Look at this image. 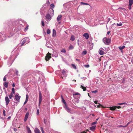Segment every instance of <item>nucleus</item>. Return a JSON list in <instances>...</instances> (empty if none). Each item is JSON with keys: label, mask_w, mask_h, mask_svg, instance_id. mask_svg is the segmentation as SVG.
Returning a JSON list of instances; mask_svg holds the SVG:
<instances>
[{"label": "nucleus", "mask_w": 133, "mask_h": 133, "mask_svg": "<svg viewBox=\"0 0 133 133\" xmlns=\"http://www.w3.org/2000/svg\"><path fill=\"white\" fill-rule=\"evenodd\" d=\"M104 43L106 45H108L110 43L111 40L109 38H104L103 39Z\"/></svg>", "instance_id": "f257e3e1"}, {"label": "nucleus", "mask_w": 133, "mask_h": 133, "mask_svg": "<svg viewBox=\"0 0 133 133\" xmlns=\"http://www.w3.org/2000/svg\"><path fill=\"white\" fill-rule=\"evenodd\" d=\"M29 39L28 37H25L22 40V42L21 43V46H23L24 43L28 42Z\"/></svg>", "instance_id": "f03ea898"}, {"label": "nucleus", "mask_w": 133, "mask_h": 133, "mask_svg": "<svg viewBox=\"0 0 133 133\" xmlns=\"http://www.w3.org/2000/svg\"><path fill=\"white\" fill-rule=\"evenodd\" d=\"M51 54L49 52L47 53V55L45 57V59L46 61H48L51 58Z\"/></svg>", "instance_id": "7ed1b4c3"}, {"label": "nucleus", "mask_w": 133, "mask_h": 133, "mask_svg": "<svg viewBox=\"0 0 133 133\" xmlns=\"http://www.w3.org/2000/svg\"><path fill=\"white\" fill-rule=\"evenodd\" d=\"M45 17L46 19V21L48 22L49 21L51 18V16L49 14H47L45 16Z\"/></svg>", "instance_id": "20e7f679"}, {"label": "nucleus", "mask_w": 133, "mask_h": 133, "mask_svg": "<svg viewBox=\"0 0 133 133\" xmlns=\"http://www.w3.org/2000/svg\"><path fill=\"white\" fill-rule=\"evenodd\" d=\"M5 101L6 102V105H8L9 103L10 100L7 96H6L5 97Z\"/></svg>", "instance_id": "39448f33"}, {"label": "nucleus", "mask_w": 133, "mask_h": 133, "mask_svg": "<svg viewBox=\"0 0 133 133\" xmlns=\"http://www.w3.org/2000/svg\"><path fill=\"white\" fill-rule=\"evenodd\" d=\"M42 100V96L41 92L39 93V104L40 105L41 103Z\"/></svg>", "instance_id": "423d86ee"}, {"label": "nucleus", "mask_w": 133, "mask_h": 133, "mask_svg": "<svg viewBox=\"0 0 133 133\" xmlns=\"http://www.w3.org/2000/svg\"><path fill=\"white\" fill-rule=\"evenodd\" d=\"M21 96H19L18 95H16L15 96V98L18 102H19Z\"/></svg>", "instance_id": "0eeeda50"}, {"label": "nucleus", "mask_w": 133, "mask_h": 133, "mask_svg": "<svg viewBox=\"0 0 133 133\" xmlns=\"http://www.w3.org/2000/svg\"><path fill=\"white\" fill-rule=\"evenodd\" d=\"M64 8H70L71 5L69 3H66L63 4Z\"/></svg>", "instance_id": "6e6552de"}, {"label": "nucleus", "mask_w": 133, "mask_h": 133, "mask_svg": "<svg viewBox=\"0 0 133 133\" xmlns=\"http://www.w3.org/2000/svg\"><path fill=\"white\" fill-rule=\"evenodd\" d=\"M66 110L69 113H72L74 111L73 110H71V109L67 106L66 105L65 106Z\"/></svg>", "instance_id": "1a4fd4ad"}, {"label": "nucleus", "mask_w": 133, "mask_h": 133, "mask_svg": "<svg viewBox=\"0 0 133 133\" xmlns=\"http://www.w3.org/2000/svg\"><path fill=\"white\" fill-rule=\"evenodd\" d=\"M29 114V112H27L25 114L24 118V122H26L28 117V116Z\"/></svg>", "instance_id": "9d476101"}, {"label": "nucleus", "mask_w": 133, "mask_h": 133, "mask_svg": "<svg viewBox=\"0 0 133 133\" xmlns=\"http://www.w3.org/2000/svg\"><path fill=\"white\" fill-rule=\"evenodd\" d=\"M103 49V48H101L99 50V54L101 55H102L104 54V51L102 50Z\"/></svg>", "instance_id": "9b49d317"}, {"label": "nucleus", "mask_w": 133, "mask_h": 133, "mask_svg": "<svg viewBox=\"0 0 133 133\" xmlns=\"http://www.w3.org/2000/svg\"><path fill=\"white\" fill-rule=\"evenodd\" d=\"M83 36L85 37L86 39H88L89 38V37L88 34L87 33H84L83 34Z\"/></svg>", "instance_id": "f8f14e48"}, {"label": "nucleus", "mask_w": 133, "mask_h": 133, "mask_svg": "<svg viewBox=\"0 0 133 133\" xmlns=\"http://www.w3.org/2000/svg\"><path fill=\"white\" fill-rule=\"evenodd\" d=\"M129 6L130 7L133 3V0H129Z\"/></svg>", "instance_id": "ddd939ff"}, {"label": "nucleus", "mask_w": 133, "mask_h": 133, "mask_svg": "<svg viewBox=\"0 0 133 133\" xmlns=\"http://www.w3.org/2000/svg\"><path fill=\"white\" fill-rule=\"evenodd\" d=\"M62 16L61 15H59L57 18V21H60L62 19Z\"/></svg>", "instance_id": "4468645a"}, {"label": "nucleus", "mask_w": 133, "mask_h": 133, "mask_svg": "<svg viewBox=\"0 0 133 133\" xmlns=\"http://www.w3.org/2000/svg\"><path fill=\"white\" fill-rule=\"evenodd\" d=\"M34 131L35 133H41L40 130L37 128L35 129Z\"/></svg>", "instance_id": "2eb2a0df"}, {"label": "nucleus", "mask_w": 133, "mask_h": 133, "mask_svg": "<svg viewBox=\"0 0 133 133\" xmlns=\"http://www.w3.org/2000/svg\"><path fill=\"white\" fill-rule=\"evenodd\" d=\"M116 106L110 107V109L111 110H114L116 109Z\"/></svg>", "instance_id": "dca6fc26"}, {"label": "nucleus", "mask_w": 133, "mask_h": 133, "mask_svg": "<svg viewBox=\"0 0 133 133\" xmlns=\"http://www.w3.org/2000/svg\"><path fill=\"white\" fill-rule=\"evenodd\" d=\"M53 33L52 35V36L54 37L56 36V30L54 29L53 30Z\"/></svg>", "instance_id": "f3484780"}, {"label": "nucleus", "mask_w": 133, "mask_h": 133, "mask_svg": "<svg viewBox=\"0 0 133 133\" xmlns=\"http://www.w3.org/2000/svg\"><path fill=\"white\" fill-rule=\"evenodd\" d=\"M54 12V10L53 9H50L48 10V13L49 14L50 13V14H52V13Z\"/></svg>", "instance_id": "a211bd4d"}, {"label": "nucleus", "mask_w": 133, "mask_h": 133, "mask_svg": "<svg viewBox=\"0 0 133 133\" xmlns=\"http://www.w3.org/2000/svg\"><path fill=\"white\" fill-rule=\"evenodd\" d=\"M8 82H4V83L3 84V85L6 88H7L8 87Z\"/></svg>", "instance_id": "6ab92c4d"}, {"label": "nucleus", "mask_w": 133, "mask_h": 133, "mask_svg": "<svg viewBox=\"0 0 133 133\" xmlns=\"http://www.w3.org/2000/svg\"><path fill=\"white\" fill-rule=\"evenodd\" d=\"M95 127H96L95 126H93L91 127H90V129L91 130L93 131L95 129Z\"/></svg>", "instance_id": "aec40b11"}, {"label": "nucleus", "mask_w": 133, "mask_h": 133, "mask_svg": "<svg viewBox=\"0 0 133 133\" xmlns=\"http://www.w3.org/2000/svg\"><path fill=\"white\" fill-rule=\"evenodd\" d=\"M73 96L75 98H76V97L75 96L78 95H80V94L78 92H76L75 93L73 94H72Z\"/></svg>", "instance_id": "412c9836"}, {"label": "nucleus", "mask_w": 133, "mask_h": 133, "mask_svg": "<svg viewBox=\"0 0 133 133\" xmlns=\"http://www.w3.org/2000/svg\"><path fill=\"white\" fill-rule=\"evenodd\" d=\"M12 93H11L10 94V95H9V98L10 99H11L12 98V97H14V95Z\"/></svg>", "instance_id": "4be33fe9"}, {"label": "nucleus", "mask_w": 133, "mask_h": 133, "mask_svg": "<svg viewBox=\"0 0 133 133\" xmlns=\"http://www.w3.org/2000/svg\"><path fill=\"white\" fill-rule=\"evenodd\" d=\"M125 47V46L123 45L122 46H120L118 47L119 49L121 50H122L123 49H124Z\"/></svg>", "instance_id": "5701e85b"}, {"label": "nucleus", "mask_w": 133, "mask_h": 133, "mask_svg": "<svg viewBox=\"0 0 133 133\" xmlns=\"http://www.w3.org/2000/svg\"><path fill=\"white\" fill-rule=\"evenodd\" d=\"M81 88L84 91H85L86 89V88L84 87L82 85L81 86Z\"/></svg>", "instance_id": "b1692460"}, {"label": "nucleus", "mask_w": 133, "mask_h": 133, "mask_svg": "<svg viewBox=\"0 0 133 133\" xmlns=\"http://www.w3.org/2000/svg\"><path fill=\"white\" fill-rule=\"evenodd\" d=\"M74 48V46L72 45H70L69 46V48L70 50H72Z\"/></svg>", "instance_id": "393cba45"}, {"label": "nucleus", "mask_w": 133, "mask_h": 133, "mask_svg": "<svg viewBox=\"0 0 133 133\" xmlns=\"http://www.w3.org/2000/svg\"><path fill=\"white\" fill-rule=\"evenodd\" d=\"M27 131L28 133H31V130H30L29 128L28 127H27Z\"/></svg>", "instance_id": "a878e982"}, {"label": "nucleus", "mask_w": 133, "mask_h": 133, "mask_svg": "<svg viewBox=\"0 0 133 133\" xmlns=\"http://www.w3.org/2000/svg\"><path fill=\"white\" fill-rule=\"evenodd\" d=\"M75 39L74 38V36H71L70 40L72 41H74V40Z\"/></svg>", "instance_id": "bb28decb"}, {"label": "nucleus", "mask_w": 133, "mask_h": 133, "mask_svg": "<svg viewBox=\"0 0 133 133\" xmlns=\"http://www.w3.org/2000/svg\"><path fill=\"white\" fill-rule=\"evenodd\" d=\"M15 88H12V92L11 93L14 94L15 93Z\"/></svg>", "instance_id": "cd10ccee"}, {"label": "nucleus", "mask_w": 133, "mask_h": 133, "mask_svg": "<svg viewBox=\"0 0 133 133\" xmlns=\"http://www.w3.org/2000/svg\"><path fill=\"white\" fill-rule=\"evenodd\" d=\"M50 6L51 8H54L55 7V5L54 4L52 3L50 4Z\"/></svg>", "instance_id": "c85d7f7f"}, {"label": "nucleus", "mask_w": 133, "mask_h": 133, "mask_svg": "<svg viewBox=\"0 0 133 133\" xmlns=\"http://www.w3.org/2000/svg\"><path fill=\"white\" fill-rule=\"evenodd\" d=\"M61 52H62L65 53L66 52V51L65 49H63L61 51Z\"/></svg>", "instance_id": "c756f323"}, {"label": "nucleus", "mask_w": 133, "mask_h": 133, "mask_svg": "<svg viewBox=\"0 0 133 133\" xmlns=\"http://www.w3.org/2000/svg\"><path fill=\"white\" fill-rule=\"evenodd\" d=\"M62 101L63 102L65 105V106L66 105V103L64 98H62Z\"/></svg>", "instance_id": "7c9ffc66"}, {"label": "nucleus", "mask_w": 133, "mask_h": 133, "mask_svg": "<svg viewBox=\"0 0 133 133\" xmlns=\"http://www.w3.org/2000/svg\"><path fill=\"white\" fill-rule=\"evenodd\" d=\"M28 27H29V26L28 25H27L26 27V28H25L24 29V31H26L28 29Z\"/></svg>", "instance_id": "2f4dec72"}, {"label": "nucleus", "mask_w": 133, "mask_h": 133, "mask_svg": "<svg viewBox=\"0 0 133 133\" xmlns=\"http://www.w3.org/2000/svg\"><path fill=\"white\" fill-rule=\"evenodd\" d=\"M125 104L126 105H127V103L125 102L123 103H119L118 104V105H122L123 104Z\"/></svg>", "instance_id": "473e14b6"}, {"label": "nucleus", "mask_w": 133, "mask_h": 133, "mask_svg": "<svg viewBox=\"0 0 133 133\" xmlns=\"http://www.w3.org/2000/svg\"><path fill=\"white\" fill-rule=\"evenodd\" d=\"M81 5H89V4L87 3H86L83 2H81Z\"/></svg>", "instance_id": "72a5a7b5"}, {"label": "nucleus", "mask_w": 133, "mask_h": 133, "mask_svg": "<svg viewBox=\"0 0 133 133\" xmlns=\"http://www.w3.org/2000/svg\"><path fill=\"white\" fill-rule=\"evenodd\" d=\"M47 33L48 34H49L50 33V31L49 29H47Z\"/></svg>", "instance_id": "f704fd0d"}, {"label": "nucleus", "mask_w": 133, "mask_h": 133, "mask_svg": "<svg viewBox=\"0 0 133 133\" xmlns=\"http://www.w3.org/2000/svg\"><path fill=\"white\" fill-rule=\"evenodd\" d=\"M122 25V23H121L120 22L119 23H117V25L118 26H120Z\"/></svg>", "instance_id": "c9c22d12"}, {"label": "nucleus", "mask_w": 133, "mask_h": 133, "mask_svg": "<svg viewBox=\"0 0 133 133\" xmlns=\"http://www.w3.org/2000/svg\"><path fill=\"white\" fill-rule=\"evenodd\" d=\"M66 72V71L64 70H63L62 71V73L63 75H65Z\"/></svg>", "instance_id": "e433bc0d"}, {"label": "nucleus", "mask_w": 133, "mask_h": 133, "mask_svg": "<svg viewBox=\"0 0 133 133\" xmlns=\"http://www.w3.org/2000/svg\"><path fill=\"white\" fill-rule=\"evenodd\" d=\"M29 99V96L28 94H27L26 95V98L25 100L27 101Z\"/></svg>", "instance_id": "4c0bfd02"}, {"label": "nucleus", "mask_w": 133, "mask_h": 133, "mask_svg": "<svg viewBox=\"0 0 133 133\" xmlns=\"http://www.w3.org/2000/svg\"><path fill=\"white\" fill-rule=\"evenodd\" d=\"M72 65L73 67L75 69H76V66L75 64H72Z\"/></svg>", "instance_id": "58836bf2"}, {"label": "nucleus", "mask_w": 133, "mask_h": 133, "mask_svg": "<svg viewBox=\"0 0 133 133\" xmlns=\"http://www.w3.org/2000/svg\"><path fill=\"white\" fill-rule=\"evenodd\" d=\"M87 53V51L85 50L83 51V52H82V54H84V55H85Z\"/></svg>", "instance_id": "ea45409f"}, {"label": "nucleus", "mask_w": 133, "mask_h": 133, "mask_svg": "<svg viewBox=\"0 0 133 133\" xmlns=\"http://www.w3.org/2000/svg\"><path fill=\"white\" fill-rule=\"evenodd\" d=\"M99 105H97V108H100V107H102V105H101V104H99Z\"/></svg>", "instance_id": "a19ab883"}, {"label": "nucleus", "mask_w": 133, "mask_h": 133, "mask_svg": "<svg viewBox=\"0 0 133 133\" xmlns=\"http://www.w3.org/2000/svg\"><path fill=\"white\" fill-rule=\"evenodd\" d=\"M3 114L4 115V116H5L6 115H5V111L4 110H3Z\"/></svg>", "instance_id": "79ce46f5"}, {"label": "nucleus", "mask_w": 133, "mask_h": 133, "mask_svg": "<svg viewBox=\"0 0 133 133\" xmlns=\"http://www.w3.org/2000/svg\"><path fill=\"white\" fill-rule=\"evenodd\" d=\"M6 76H5L4 78H3V80L4 81H6Z\"/></svg>", "instance_id": "37998d69"}, {"label": "nucleus", "mask_w": 133, "mask_h": 133, "mask_svg": "<svg viewBox=\"0 0 133 133\" xmlns=\"http://www.w3.org/2000/svg\"><path fill=\"white\" fill-rule=\"evenodd\" d=\"M88 131V130H87L84 131H83L82 132H81V133H87V131Z\"/></svg>", "instance_id": "c03bdc74"}, {"label": "nucleus", "mask_w": 133, "mask_h": 133, "mask_svg": "<svg viewBox=\"0 0 133 133\" xmlns=\"http://www.w3.org/2000/svg\"><path fill=\"white\" fill-rule=\"evenodd\" d=\"M41 23H42V24L43 26H44V22L43 21H42Z\"/></svg>", "instance_id": "a18cd8bd"}, {"label": "nucleus", "mask_w": 133, "mask_h": 133, "mask_svg": "<svg viewBox=\"0 0 133 133\" xmlns=\"http://www.w3.org/2000/svg\"><path fill=\"white\" fill-rule=\"evenodd\" d=\"M84 66L85 67H86V68H88L89 67V64H87V65H84Z\"/></svg>", "instance_id": "49530a36"}, {"label": "nucleus", "mask_w": 133, "mask_h": 133, "mask_svg": "<svg viewBox=\"0 0 133 133\" xmlns=\"http://www.w3.org/2000/svg\"><path fill=\"white\" fill-rule=\"evenodd\" d=\"M39 110L38 109L37 110V115H38L39 114Z\"/></svg>", "instance_id": "de8ad7c7"}, {"label": "nucleus", "mask_w": 133, "mask_h": 133, "mask_svg": "<svg viewBox=\"0 0 133 133\" xmlns=\"http://www.w3.org/2000/svg\"><path fill=\"white\" fill-rule=\"evenodd\" d=\"M97 123V122H93L92 123V125H94L96 124Z\"/></svg>", "instance_id": "09e8293b"}, {"label": "nucleus", "mask_w": 133, "mask_h": 133, "mask_svg": "<svg viewBox=\"0 0 133 133\" xmlns=\"http://www.w3.org/2000/svg\"><path fill=\"white\" fill-rule=\"evenodd\" d=\"M18 74V71L16 70V75H17Z\"/></svg>", "instance_id": "8fccbe9b"}, {"label": "nucleus", "mask_w": 133, "mask_h": 133, "mask_svg": "<svg viewBox=\"0 0 133 133\" xmlns=\"http://www.w3.org/2000/svg\"><path fill=\"white\" fill-rule=\"evenodd\" d=\"M28 101L25 100V101L24 103V105H25V104H26L27 102Z\"/></svg>", "instance_id": "3c124183"}, {"label": "nucleus", "mask_w": 133, "mask_h": 133, "mask_svg": "<svg viewBox=\"0 0 133 133\" xmlns=\"http://www.w3.org/2000/svg\"><path fill=\"white\" fill-rule=\"evenodd\" d=\"M116 108H117L118 109H119V108H121V107L120 106H116Z\"/></svg>", "instance_id": "603ef678"}, {"label": "nucleus", "mask_w": 133, "mask_h": 133, "mask_svg": "<svg viewBox=\"0 0 133 133\" xmlns=\"http://www.w3.org/2000/svg\"><path fill=\"white\" fill-rule=\"evenodd\" d=\"M97 92V90H95L92 92L93 93H96Z\"/></svg>", "instance_id": "864d4df0"}, {"label": "nucleus", "mask_w": 133, "mask_h": 133, "mask_svg": "<svg viewBox=\"0 0 133 133\" xmlns=\"http://www.w3.org/2000/svg\"><path fill=\"white\" fill-rule=\"evenodd\" d=\"M94 103L96 104H97V101H94Z\"/></svg>", "instance_id": "5fc2aeb1"}, {"label": "nucleus", "mask_w": 133, "mask_h": 133, "mask_svg": "<svg viewBox=\"0 0 133 133\" xmlns=\"http://www.w3.org/2000/svg\"><path fill=\"white\" fill-rule=\"evenodd\" d=\"M41 131H42V132H43V131H44L42 128H41Z\"/></svg>", "instance_id": "6e6d98bb"}, {"label": "nucleus", "mask_w": 133, "mask_h": 133, "mask_svg": "<svg viewBox=\"0 0 133 133\" xmlns=\"http://www.w3.org/2000/svg\"><path fill=\"white\" fill-rule=\"evenodd\" d=\"M131 122H128V123H127V124L126 125H127V126H128V125Z\"/></svg>", "instance_id": "4d7b16f0"}, {"label": "nucleus", "mask_w": 133, "mask_h": 133, "mask_svg": "<svg viewBox=\"0 0 133 133\" xmlns=\"http://www.w3.org/2000/svg\"><path fill=\"white\" fill-rule=\"evenodd\" d=\"M12 86L13 87H15V84L14 83H13L12 84Z\"/></svg>", "instance_id": "13d9d810"}, {"label": "nucleus", "mask_w": 133, "mask_h": 133, "mask_svg": "<svg viewBox=\"0 0 133 133\" xmlns=\"http://www.w3.org/2000/svg\"><path fill=\"white\" fill-rule=\"evenodd\" d=\"M25 110V111H27L28 110V108H25V109H24Z\"/></svg>", "instance_id": "bf43d9fd"}, {"label": "nucleus", "mask_w": 133, "mask_h": 133, "mask_svg": "<svg viewBox=\"0 0 133 133\" xmlns=\"http://www.w3.org/2000/svg\"><path fill=\"white\" fill-rule=\"evenodd\" d=\"M11 117H10V116H9V117H8V118H8V119H10Z\"/></svg>", "instance_id": "052dcab7"}, {"label": "nucleus", "mask_w": 133, "mask_h": 133, "mask_svg": "<svg viewBox=\"0 0 133 133\" xmlns=\"http://www.w3.org/2000/svg\"><path fill=\"white\" fill-rule=\"evenodd\" d=\"M110 33V31H108L107 32V34L108 35H109V34Z\"/></svg>", "instance_id": "680f3d73"}, {"label": "nucleus", "mask_w": 133, "mask_h": 133, "mask_svg": "<svg viewBox=\"0 0 133 133\" xmlns=\"http://www.w3.org/2000/svg\"><path fill=\"white\" fill-rule=\"evenodd\" d=\"M14 130L15 131H16L17 130V129L15 128H14Z\"/></svg>", "instance_id": "e2e57ef3"}, {"label": "nucleus", "mask_w": 133, "mask_h": 133, "mask_svg": "<svg viewBox=\"0 0 133 133\" xmlns=\"http://www.w3.org/2000/svg\"><path fill=\"white\" fill-rule=\"evenodd\" d=\"M119 127H123V125H120L118 126Z\"/></svg>", "instance_id": "0e129e2a"}, {"label": "nucleus", "mask_w": 133, "mask_h": 133, "mask_svg": "<svg viewBox=\"0 0 133 133\" xmlns=\"http://www.w3.org/2000/svg\"><path fill=\"white\" fill-rule=\"evenodd\" d=\"M77 41V42H78V45H79V40H78Z\"/></svg>", "instance_id": "69168bd1"}, {"label": "nucleus", "mask_w": 133, "mask_h": 133, "mask_svg": "<svg viewBox=\"0 0 133 133\" xmlns=\"http://www.w3.org/2000/svg\"><path fill=\"white\" fill-rule=\"evenodd\" d=\"M127 127V125H125V126H123V127Z\"/></svg>", "instance_id": "338daca9"}, {"label": "nucleus", "mask_w": 133, "mask_h": 133, "mask_svg": "<svg viewBox=\"0 0 133 133\" xmlns=\"http://www.w3.org/2000/svg\"><path fill=\"white\" fill-rule=\"evenodd\" d=\"M61 97L62 98V99L63 98V97L62 96V95H61Z\"/></svg>", "instance_id": "774afa93"}]
</instances>
